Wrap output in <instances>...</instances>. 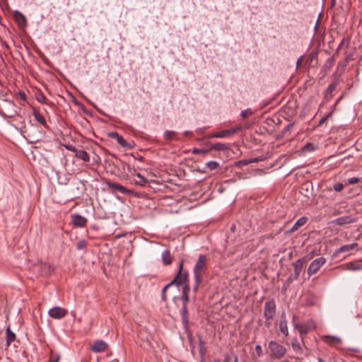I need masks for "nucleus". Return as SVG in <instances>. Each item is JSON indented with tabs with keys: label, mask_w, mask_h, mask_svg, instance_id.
I'll return each mask as SVG.
<instances>
[{
	"label": "nucleus",
	"mask_w": 362,
	"mask_h": 362,
	"mask_svg": "<svg viewBox=\"0 0 362 362\" xmlns=\"http://www.w3.org/2000/svg\"><path fill=\"white\" fill-rule=\"evenodd\" d=\"M276 305L274 299L267 301L264 308V325L267 328L272 326L273 318L276 315Z\"/></svg>",
	"instance_id": "nucleus-1"
},
{
	"label": "nucleus",
	"mask_w": 362,
	"mask_h": 362,
	"mask_svg": "<svg viewBox=\"0 0 362 362\" xmlns=\"http://www.w3.org/2000/svg\"><path fill=\"white\" fill-rule=\"evenodd\" d=\"M207 261L206 255H200L199 256L198 260L193 269L194 279L200 281V278H203L204 274L207 269Z\"/></svg>",
	"instance_id": "nucleus-2"
},
{
	"label": "nucleus",
	"mask_w": 362,
	"mask_h": 362,
	"mask_svg": "<svg viewBox=\"0 0 362 362\" xmlns=\"http://www.w3.org/2000/svg\"><path fill=\"white\" fill-rule=\"evenodd\" d=\"M268 349L270 351V358L274 359H281L287 351L286 347L276 341H269Z\"/></svg>",
	"instance_id": "nucleus-3"
},
{
	"label": "nucleus",
	"mask_w": 362,
	"mask_h": 362,
	"mask_svg": "<svg viewBox=\"0 0 362 362\" xmlns=\"http://www.w3.org/2000/svg\"><path fill=\"white\" fill-rule=\"evenodd\" d=\"M326 262L325 257H318L314 259L309 265L308 269V274L309 276L316 274L322 266Z\"/></svg>",
	"instance_id": "nucleus-4"
},
{
	"label": "nucleus",
	"mask_w": 362,
	"mask_h": 362,
	"mask_svg": "<svg viewBox=\"0 0 362 362\" xmlns=\"http://www.w3.org/2000/svg\"><path fill=\"white\" fill-rule=\"evenodd\" d=\"M34 270H37L40 276H47L51 274L53 269L50 264L40 262L34 266Z\"/></svg>",
	"instance_id": "nucleus-5"
},
{
	"label": "nucleus",
	"mask_w": 362,
	"mask_h": 362,
	"mask_svg": "<svg viewBox=\"0 0 362 362\" xmlns=\"http://www.w3.org/2000/svg\"><path fill=\"white\" fill-rule=\"evenodd\" d=\"M241 130V127H238L236 128H231L229 129L223 130L218 132H214L208 136V138H223L230 136L238 131Z\"/></svg>",
	"instance_id": "nucleus-6"
},
{
	"label": "nucleus",
	"mask_w": 362,
	"mask_h": 362,
	"mask_svg": "<svg viewBox=\"0 0 362 362\" xmlns=\"http://www.w3.org/2000/svg\"><path fill=\"white\" fill-rule=\"evenodd\" d=\"M184 260L181 259L179 263L178 271L177 273V276L180 277V280L182 284H188L189 283V273L187 270H183Z\"/></svg>",
	"instance_id": "nucleus-7"
},
{
	"label": "nucleus",
	"mask_w": 362,
	"mask_h": 362,
	"mask_svg": "<svg viewBox=\"0 0 362 362\" xmlns=\"http://www.w3.org/2000/svg\"><path fill=\"white\" fill-rule=\"evenodd\" d=\"M68 311L61 307H54L49 310V315L54 319H62L67 314Z\"/></svg>",
	"instance_id": "nucleus-8"
},
{
	"label": "nucleus",
	"mask_w": 362,
	"mask_h": 362,
	"mask_svg": "<svg viewBox=\"0 0 362 362\" xmlns=\"http://www.w3.org/2000/svg\"><path fill=\"white\" fill-rule=\"evenodd\" d=\"M356 221V219L351 216H344L339 217L331 221V223L337 226H344L348 223H352Z\"/></svg>",
	"instance_id": "nucleus-9"
},
{
	"label": "nucleus",
	"mask_w": 362,
	"mask_h": 362,
	"mask_svg": "<svg viewBox=\"0 0 362 362\" xmlns=\"http://www.w3.org/2000/svg\"><path fill=\"white\" fill-rule=\"evenodd\" d=\"M304 262H305V259L303 258V259H298L292 263V265H293V269H294V279L295 280L298 279L300 274L303 269Z\"/></svg>",
	"instance_id": "nucleus-10"
},
{
	"label": "nucleus",
	"mask_w": 362,
	"mask_h": 362,
	"mask_svg": "<svg viewBox=\"0 0 362 362\" xmlns=\"http://www.w3.org/2000/svg\"><path fill=\"white\" fill-rule=\"evenodd\" d=\"M180 277H178V276H175L174 277V279L170 282L168 283V284H166L162 289V294H161V298H162V300L165 301L166 299H167V297H166V291L168 288H170V286H172L173 285H176L177 287L180 286V285H182V283L180 281V280L179 279Z\"/></svg>",
	"instance_id": "nucleus-11"
},
{
	"label": "nucleus",
	"mask_w": 362,
	"mask_h": 362,
	"mask_svg": "<svg viewBox=\"0 0 362 362\" xmlns=\"http://www.w3.org/2000/svg\"><path fill=\"white\" fill-rule=\"evenodd\" d=\"M13 16L19 27L25 28L27 26V20L21 12L18 11H14L13 13Z\"/></svg>",
	"instance_id": "nucleus-12"
},
{
	"label": "nucleus",
	"mask_w": 362,
	"mask_h": 362,
	"mask_svg": "<svg viewBox=\"0 0 362 362\" xmlns=\"http://www.w3.org/2000/svg\"><path fill=\"white\" fill-rule=\"evenodd\" d=\"M107 344L102 340H97L93 342L90 347V350L94 353H100L105 351L107 349Z\"/></svg>",
	"instance_id": "nucleus-13"
},
{
	"label": "nucleus",
	"mask_w": 362,
	"mask_h": 362,
	"mask_svg": "<svg viewBox=\"0 0 362 362\" xmlns=\"http://www.w3.org/2000/svg\"><path fill=\"white\" fill-rule=\"evenodd\" d=\"M71 221L76 227H84L88 222L85 217L76 214L71 215Z\"/></svg>",
	"instance_id": "nucleus-14"
},
{
	"label": "nucleus",
	"mask_w": 362,
	"mask_h": 362,
	"mask_svg": "<svg viewBox=\"0 0 362 362\" xmlns=\"http://www.w3.org/2000/svg\"><path fill=\"white\" fill-rule=\"evenodd\" d=\"M341 267L343 269L349 270V271H360L362 270V264L359 262H351L342 264Z\"/></svg>",
	"instance_id": "nucleus-15"
},
{
	"label": "nucleus",
	"mask_w": 362,
	"mask_h": 362,
	"mask_svg": "<svg viewBox=\"0 0 362 362\" xmlns=\"http://www.w3.org/2000/svg\"><path fill=\"white\" fill-rule=\"evenodd\" d=\"M358 246V245L356 243L342 245L334 252V255L337 256L342 252H349L350 251L357 248Z\"/></svg>",
	"instance_id": "nucleus-16"
},
{
	"label": "nucleus",
	"mask_w": 362,
	"mask_h": 362,
	"mask_svg": "<svg viewBox=\"0 0 362 362\" xmlns=\"http://www.w3.org/2000/svg\"><path fill=\"white\" fill-rule=\"evenodd\" d=\"M339 83H340V79L339 78H335L334 79L333 82L329 85V86L327 89V93L325 94L326 98L330 99L332 98L333 92L334 91V90L336 89L337 86L339 84Z\"/></svg>",
	"instance_id": "nucleus-17"
},
{
	"label": "nucleus",
	"mask_w": 362,
	"mask_h": 362,
	"mask_svg": "<svg viewBox=\"0 0 362 362\" xmlns=\"http://www.w3.org/2000/svg\"><path fill=\"white\" fill-rule=\"evenodd\" d=\"M308 221V218L305 216L300 217L297 221L294 223L292 228L286 232V234H291L296 230H297L300 227L304 226Z\"/></svg>",
	"instance_id": "nucleus-18"
},
{
	"label": "nucleus",
	"mask_w": 362,
	"mask_h": 362,
	"mask_svg": "<svg viewBox=\"0 0 362 362\" xmlns=\"http://www.w3.org/2000/svg\"><path fill=\"white\" fill-rule=\"evenodd\" d=\"M322 340L329 345H337L341 343V340L340 338L334 336H323Z\"/></svg>",
	"instance_id": "nucleus-19"
},
{
	"label": "nucleus",
	"mask_w": 362,
	"mask_h": 362,
	"mask_svg": "<svg viewBox=\"0 0 362 362\" xmlns=\"http://www.w3.org/2000/svg\"><path fill=\"white\" fill-rule=\"evenodd\" d=\"M181 316H182V322L183 324V326L185 329H187L189 325V320H188V311L187 308V305L183 304L181 308Z\"/></svg>",
	"instance_id": "nucleus-20"
},
{
	"label": "nucleus",
	"mask_w": 362,
	"mask_h": 362,
	"mask_svg": "<svg viewBox=\"0 0 362 362\" xmlns=\"http://www.w3.org/2000/svg\"><path fill=\"white\" fill-rule=\"evenodd\" d=\"M107 186L110 189H112V190L119 191V192L124 194L129 192V190L127 189L116 182H107Z\"/></svg>",
	"instance_id": "nucleus-21"
},
{
	"label": "nucleus",
	"mask_w": 362,
	"mask_h": 362,
	"mask_svg": "<svg viewBox=\"0 0 362 362\" xmlns=\"http://www.w3.org/2000/svg\"><path fill=\"white\" fill-rule=\"evenodd\" d=\"M172 256L169 250H165L162 252V262L164 265H170L172 263Z\"/></svg>",
	"instance_id": "nucleus-22"
},
{
	"label": "nucleus",
	"mask_w": 362,
	"mask_h": 362,
	"mask_svg": "<svg viewBox=\"0 0 362 362\" xmlns=\"http://www.w3.org/2000/svg\"><path fill=\"white\" fill-rule=\"evenodd\" d=\"M75 156L84 162H88L90 160V156L88 153L86 151L82 149H78L76 152Z\"/></svg>",
	"instance_id": "nucleus-23"
},
{
	"label": "nucleus",
	"mask_w": 362,
	"mask_h": 362,
	"mask_svg": "<svg viewBox=\"0 0 362 362\" xmlns=\"http://www.w3.org/2000/svg\"><path fill=\"white\" fill-rule=\"evenodd\" d=\"M291 346H292L293 350L296 354H300V355L303 354V349L300 345L298 339L296 337H295L292 339Z\"/></svg>",
	"instance_id": "nucleus-24"
},
{
	"label": "nucleus",
	"mask_w": 362,
	"mask_h": 362,
	"mask_svg": "<svg viewBox=\"0 0 362 362\" xmlns=\"http://www.w3.org/2000/svg\"><path fill=\"white\" fill-rule=\"evenodd\" d=\"M117 141L121 146L127 149H132L134 146V141H132V143L127 142L122 136H120Z\"/></svg>",
	"instance_id": "nucleus-25"
},
{
	"label": "nucleus",
	"mask_w": 362,
	"mask_h": 362,
	"mask_svg": "<svg viewBox=\"0 0 362 362\" xmlns=\"http://www.w3.org/2000/svg\"><path fill=\"white\" fill-rule=\"evenodd\" d=\"M6 346H10L11 343L14 341L16 339V334L11 330L10 327H7L6 329Z\"/></svg>",
	"instance_id": "nucleus-26"
},
{
	"label": "nucleus",
	"mask_w": 362,
	"mask_h": 362,
	"mask_svg": "<svg viewBox=\"0 0 362 362\" xmlns=\"http://www.w3.org/2000/svg\"><path fill=\"white\" fill-rule=\"evenodd\" d=\"M295 327L301 335L306 334L310 331V327L307 324H296Z\"/></svg>",
	"instance_id": "nucleus-27"
},
{
	"label": "nucleus",
	"mask_w": 362,
	"mask_h": 362,
	"mask_svg": "<svg viewBox=\"0 0 362 362\" xmlns=\"http://www.w3.org/2000/svg\"><path fill=\"white\" fill-rule=\"evenodd\" d=\"M279 329L282 334H284L285 336H288V331L287 327V322L285 318L281 320L279 322Z\"/></svg>",
	"instance_id": "nucleus-28"
},
{
	"label": "nucleus",
	"mask_w": 362,
	"mask_h": 362,
	"mask_svg": "<svg viewBox=\"0 0 362 362\" xmlns=\"http://www.w3.org/2000/svg\"><path fill=\"white\" fill-rule=\"evenodd\" d=\"M34 117L38 122H40L41 124H42L45 127L48 128V126L47 125L45 119L39 112L35 111Z\"/></svg>",
	"instance_id": "nucleus-29"
},
{
	"label": "nucleus",
	"mask_w": 362,
	"mask_h": 362,
	"mask_svg": "<svg viewBox=\"0 0 362 362\" xmlns=\"http://www.w3.org/2000/svg\"><path fill=\"white\" fill-rule=\"evenodd\" d=\"M334 62V59L333 57L328 58L323 66L324 71H327L328 70H329L333 66Z\"/></svg>",
	"instance_id": "nucleus-30"
},
{
	"label": "nucleus",
	"mask_w": 362,
	"mask_h": 362,
	"mask_svg": "<svg viewBox=\"0 0 362 362\" xmlns=\"http://www.w3.org/2000/svg\"><path fill=\"white\" fill-rule=\"evenodd\" d=\"M228 148V146L226 144L222 143H215L213 145V149L216 151H226Z\"/></svg>",
	"instance_id": "nucleus-31"
},
{
	"label": "nucleus",
	"mask_w": 362,
	"mask_h": 362,
	"mask_svg": "<svg viewBox=\"0 0 362 362\" xmlns=\"http://www.w3.org/2000/svg\"><path fill=\"white\" fill-rule=\"evenodd\" d=\"M136 177L139 178V180L136 181V185H139L141 186H145L146 184L148 182V180L146 177H144L143 175H141L140 173H136Z\"/></svg>",
	"instance_id": "nucleus-32"
},
{
	"label": "nucleus",
	"mask_w": 362,
	"mask_h": 362,
	"mask_svg": "<svg viewBox=\"0 0 362 362\" xmlns=\"http://www.w3.org/2000/svg\"><path fill=\"white\" fill-rule=\"evenodd\" d=\"M192 152L193 154H196V155H198V154H201L202 156H206V154L209 153V149H205V148H194L192 150Z\"/></svg>",
	"instance_id": "nucleus-33"
},
{
	"label": "nucleus",
	"mask_w": 362,
	"mask_h": 362,
	"mask_svg": "<svg viewBox=\"0 0 362 362\" xmlns=\"http://www.w3.org/2000/svg\"><path fill=\"white\" fill-rule=\"evenodd\" d=\"M60 360V355L54 351H50L49 361V362H59Z\"/></svg>",
	"instance_id": "nucleus-34"
},
{
	"label": "nucleus",
	"mask_w": 362,
	"mask_h": 362,
	"mask_svg": "<svg viewBox=\"0 0 362 362\" xmlns=\"http://www.w3.org/2000/svg\"><path fill=\"white\" fill-rule=\"evenodd\" d=\"M176 134L177 133L174 131H166L164 133V137L166 140L170 141L173 139L175 137Z\"/></svg>",
	"instance_id": "nucleus-35"
},
{
	"label": "nucleus",
	"mask_w": 362,
	"mask_h": 362,
	"mask_svg": "<svg viewBox=\"0 0 362 362\" xmlns=\"http://www.w3.org/2000/svg\"><path fill=\"white\" fill-rule=\"evenodd\" d=\"M206 166L210 170H216L219 167V164L216 161H209L206 163Z\"/></svg>",
	"instance_id": "nucleus-36"
},
{
	"label": "nucleus",
	"mask_w": 362,
	"mask_h": 362,
	"mask_svg": "<svg viewBox=\"0 0 362 362\" xmlns=\"http://www.w3.org/2000/svg\"><path fill=\"white\" fill-rule=\"evenodd\" d=\"M87 245H88V243L84 240H81L77 243L76 248L78 250H83L87 247Z\"/></svg>",
	"instance_id": "nucleus-37"
},
{
	"label": "nucleus",
	"mask_w": 362,
	"mask_h": 362,
	"mask_svg": "<svg viewBox=\"0 0 362 362\" xmlns=\"http://www.w3.org/2000/svg\"><path fill=\"white\" fill-rule=\"evenodd\" d=\"M349 41H350V39L349 37H344L340 43V45H339L338 48H337V50H339V49H341L343 46H345L346 47H347L349 45Z\"/></svg>",
	"instance_id": "nucleus-38"
},
{
	"label": "nucleus",
	"mask_w": 362,
	"mask_h": 362,
	"mask_svg": "<svg viewBox=\"0 0 362 362\" xmlns=\"http://www.w3.org/2000/svg\"><path fill=\"white\" fill-rule=\"evenodd\" d=\"M344 189V185L341 182H337L333 185V189L337 192H339Z\"/></svg>",
	"instance_id": "nucleus-39"
},
{
	"label": "nucleus",
	"mask_w": 362,
	"mask_h": 362,
	"mask_svg": "<svg viewBox=\"0 0 362 362\" xmlns=\"http://www.w3.org/2000/svg\"><path fill=\"white\" fill-rule=\"evenodd\" d=\"M203 278H200V281H197V279H194V286L193 287V291L194 293H197L198 289H199V286H200V284L203 282Z\"/></svg>",
	"instance_id": "nucleus-40"
},
{
	"label": "nucleus",
	"mask_w": 362,
	"mask_h": 362,
	"mask_svg": "<svg viewBox=\"0 0 362 362\" xmlns=\"http://www.w3.org/2000/svg\"><path fill=\"white\" fill-rule=\"evenodd\" d=\"M252 114V112L250 109H247V110H243L241 112V117L244 119H246L249 116H250Z\"/></svg>",
	"instance_id": "nucleus-41"
},
{
	"label": "nucleus",
	"mask_w": 362,
	"mask_h": 362,
	"mask_svg": "<svg viewBox=\"0 0 362 362\" xmlns=\"http://www.w3.org/2000/svg\"><path fill=\"white\" fill-rule=\"evenodd\" d=\"M315 145L312 143H308L304 147L303 149L308 151H312L315 150Z\"/></svg>",
	"instance_id": "nucleus-42"
},
{
	"label": "nucleus",
	"mask_w": 362,
	"mask_h": 362,
	"mask_svg": "<svg viewBox=\"0 0 362 362\" xmlns=\"http://www.w3.org/2000/svg\"><path fill=\"white\" fill-rule=\"evenodd\" d=\"M184 284V286L182 288V294H186V295H189V283L188 284Z\"/></svg>",
	"instance_id": "nucleus-43"
},
{
	"label": "nucleus",
	"mask_w": 362,
	"mask_h": 362,
	"mask_svg": "<svg viewBox=\"0 0 362 362\" xmlns=\"http://www.w3.org/2000/svg\"><path fill=\"white\" fill-rule=\"evenodd\" d=\"M359 182V179L358 177H351L348 179L347 182L349 185H354Z\"/></svg>",
	"instance_id": "nucleus-44"
},
{
	"label": "nucleus",
	"mask_w": 362,
	"mask_h": 362,
	"mask_svg": "<svg viewBox=\"0 0 362 362\" xmlns=\"http://www.w3.org/2000/svg\"><path fill=\"white\" fill-rule=\"evenodd\" d=\"M121 135H119L117 132H110L108 133V136L112 138V139H117Z\"/></svg>",
	"instance_id": "nucleus-45"
},
{
	"label": "nucleus",
	"mask_w": 362,
	"mask_h": 362,
	"mask_svg": "<svg viewBox=\"0 0 362 362\" xmlns=\"http://www.w3.org/2000/svg\"><path fill=\"white\" fill-rule=\"evenodd\" d=\"M37 99L38 102H40V103H46L47 100L46 97L43 94L40 95Z\"/></svg>",
	"instance_id": "nucleus-46"
},
{
	"label": "nucleus",
	"mask_w": 362,
	"mask_h": 362,
	"mask_svg": "<svg viewBox=\"0 0 362 362\" xmlns=\"http://www.w3.org/2000/svg\"><path fill=\"white\" fill-rule=\"evenodd\" d=\"M255 351L257 353V355L258 356H261L262 355V346L260 345H257L255 346Z\"/></svg>",
	"instance_id": "nucleus-47"
},
{
	"label": "nucleus",
	"mask_w": 362,
	"mask_h": 362,
	"mask_svg": "<svg viewBox=\"0 0 362 362\" xmlns=\"http://www.w3.org/2000/svg\"><path fill=\"white\" fill-rule=\"evenodd\" d=\"M181 300L183 302V304H185L189 301V295H186V294H182L181 298H180Z\"/></svg>",
	"instance_id": "nucleus-48"
},
{
	"label": "nucleus",
	"mask_w": 362,
	"mask_h": 362,
	"mask_svg": "<svg viewBox=\"0 0 362 362\" xmlns=\"http://www.w3.org/2000/svg\"><path fill=\"white\" fill-rule=\"evenodd\" d=\"M66 148L70 151H72L74 153V155L76 154V152L77 151V148L74 146H71V145H66Z\"/></svg>",
	"instance_id": "nucleus-49"
},
{
	"label": "nucleus",
	"mask_w": 362,
	"mask_h": 362,
	"mask_svg": "<svg viewBox=\"0 0 362 362\" xmlns=\"http://www.w3.org/2000/svg\"><path fill=\"white\" fill-rule=\"evenodd\" d=\"M331 115H332V113H331V112H329L327 115H326L325 117H323L320 119V122H319V124H320V125H321V124H322L323 123H325V122L327 120V119H328Z\"/></svg>",
	"instance_id": "nucleus-50"
},
{
	"label": "nucleus",
	"mask_w": 362,
	"mask_h": 362,
	"mask_svg": "<svg viewBox=\"0 0 362 362\" xmlns=\"http://www.w3.org/2000/svg\"><path fill=\"white\" fill-rule=\"evenodd\" d=\"M294 277L289 276L287 280L285 282V286L287 285V286H289V285L293 281Z\"/></svg>",
	"instance_id": "nucleus-51"
},
{
	"label": "nucleus",
	"mask_w": 362,
	"mask_h": 362,
	"mask_svg": "<svg viewBox=\"0 0 362 362\" xmlns=\"http://www.w3.org/2000/svg\"><path fill=\"white\" fill-rule=\"evenodd\" d=\"M264 158L262 157H257V158H255L253 159H251L250 160V163H257V162H259V161H262L263 160Z\"/></svg>",
	"instance_id": "nucleus-52"
},
{
	"label": "nucleus",
	"mask_w": 362,
	"mask_h": 362,
	"mask_svg": "<svg viewBox=\"0 0 362 362\" xmlns=\"http://www.w3.org/2000/svg\"><path fill=\"white\" fill-rule=\"evenodd\" d=\"M205 145H206V146H208V148H209L208 149L210 151V150H212V149H213V145H214V144L211 143V142H206V143L205 144Z\"/></svg>",
	"instance_id": "nucleus-53"
},
{
	"label": "nucleus",
	"mask_w": 362,
	"mask_h": 362,
	"mask_svg": "<svg viewBox=\"0 0 362 362\" xmlns=\"http://www.w3.org/2000/svg\"><path fill=\"white\" fill-rule=\"evenodd\" d=\"M230 359V356L228 354H226L225 356V358L223 360V362H229Z\"/></svg>",
	"instance_id": "nucleus-54"
},
{
	"label": "nucleus",
	"mask_w": 362,
	"mask_h": 362,
	"mask_svg": "<svg viewBox=\"0 0 362 362\" xmlns=\"http://www.w3.org/2000/svg\"><path fill=\"white\" fill-rule=\"evenodd\" d=\"M352 59H353L352 54L347 55V57L346 58V62H349V61L352 60Z\"/></svg>",
	"instance_id": "nucleus-55"
},
{
	"label": "nucleus",
	"mask_w": 362,
	"mask_h": 362,
	"mask_svg": "<svg viewBox=\"0 0 362 362\" xmlns=\"http://www.w3.org/2000/svg\"><path fill=\"white\" fill-rule=\"evenodd\" d=\"M238 163H243L244 165H247V164L250 163V160L247 161V160H243L239 161Z\"/></svg>",
	"instance_id": "nucleus-56"
},
{
	"label": "nucleus",
	"mask_w": 362,
	"mask_h": 362,
	"mask_svg": "<svg viewBox=\"0 0 362 362\" xmlns=\"http://www.w3.org/2000/svg\"><path fill=\"white\" fill-rule=\"evenodd\" d=\"M21 95V98L23 99V100H25V94L24 93H20Z\"/></svg>",
	"instance_id": "nucleus-57"
},
{
	"label": "nucleus",
	"mask_w": 362,
	"mask_h": 362,
	"mask_svg": "<svg viewBox=\"0 0 362 362\" xmlns=\"http://www.w3.org/2000/svg\"><path fill=\"white\" fill-rule=\"evenodd\" d=\"M293 127V124H288L286 127L285 130H288L290 127Z\"/></svg>",
	"instance_id": "nucleus-58"
},
{
	"label": "nucleus",
	"mask_w": 362,
	"mask_h": 362,
	"mask_svg": "<svg viewBox=\"0 0 362 362\" xmlns=\"http://www.w3.org/2000/svg\"><path fill=\"white\" fill-rule=\"evenodd\" d=\"M233 362H238V356H235L234 357Z\"/></svg>",
	"instance_id": "nucleus-59"
},
{
	"label": "nucleus",
	"mask_w": 362,
	"mask_h": 362,
	"mask_svg": "<svg viewBox=\"0 0 362 362\" xmlns=\"http://www.w3.org/2000/svg\"><path fill=\"white\" fill-rule=\"evenodd\" d=\"M318 362H325V361L321 358H318Z\"/></svg>",
	"instance_id": "nucleus-60"
},
{
	"label": "nucleus",
	"mask_w": 362,
	"mask_h": 362,
	"mask_svg": "<svg viewBox=\"0 0 362 362\" xmlns=\"http://www.w3.org/2000/svg\"><path fill=\"white\" fill-rule=\"evenodd\" d=\"M288 287V286H287V285L285 286V284H284V286H283V289L286 291Z\"/></svg>",
	"instance_id": "nucleus-61"
},
{
	"label": "nucleus",
	"mask_w": 362,
	"mask_h": 362,
	"mask_svg": "<svg viewBox=\"0 0 362 362\" xmlns=\"http://www.w3.org/2000/svg\"><path fill=\"white\" fill-rule=\"evenodd\" d=\"M199 345H200L201 346H202L204 345V342H203L202 341H199Z\"/></svg>",
	"instance_id": "nucleus-62"
},
{
	"label": "nucleus",
	"mask_w": 362,
	"mask_h": 362,
	"mask_svg": "<svg viewBox=\"0 0 362 362\" xmlns=\"http://www.w3.org/2000/svg\"><path fill=\"white\" fill-rule=\"evenodd\" d=\"M300 64V59H299L297 62V66H299Z\"/></svg>",
	"instance_id": "nucleus-63"
},
{
	"label": "nucleus",
	"mask_w": 362,
	"mask_h": 362,
	"mask_svg": "<svg viewBox=\"0 0 362 362\" xmlns=\"http://www.w3.org/2000/svg\"><path fill=\"white\" fill-rule=\"evenodd\" d=\"M214 362H221V361L219 359H215Z\"/></svg>",
	"instance_id": "nucleus-64"
}]
</instances>
